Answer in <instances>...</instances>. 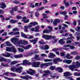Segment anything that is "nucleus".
I'll return each instance as SVG.
<instances>
[{
    "mask_svg": "<svg viewBox=\"0 0 80 80\" xmlns=\"http://www.w3.org/2000/svg\"><path fill=\"white\" fill-rule=\"evenodd\" d=\"M22 67H20L17 68H12L11 69V71L12 72H15V70L18 73H20L22 72Z\"/></svg>",
    "mask_w": 80,
    "mask_h": 80,
    "instance_id": "nucleus-1",
    "label": "nucleus"
},
{
    "mask_svg": "<svg viewBox=\"0 0 80 80\" xmlns=\"http://www.w3.org/2000/svg\"><path fill=\"white\" fill-rule=\"evenodd\" d=\"M42 37L47 40H50L51 38H52L53 39V38H55V37H53L51 35H43Z\"/></svg>",
    "mask_w": 80,
    "mask_h": 80,
    "instance_id": "nucleus-2",
    "label": "nucleus"
},
{
    "mask_svg": "<svg viewBox=\"0 0 80 80\" xmlns=\"http://www.w3.org/2000/svg\"><path fill=\"white\" fill-rule=\"evenodd\" d=\"M6 50L7 52H13L14 53H15L17 52V50H16V49H15V47L14 46H12V49L11 48L7 47L6 48Z\"/></svg>",
    "mask_w": 80,
    "mask_h": 80,
    "instance_id": "nucleus-3",
    "label": "nucleus"
},
{
    "mask_svg": "<svg viewBox=\"0 0 80 80\" xmlns=\"http://www.w3.org/2000/svg\"><path fill=\"white\" fill-rule=\"evenodd\" d=\"M40 65V62H33L32 63V66L33 67H39Z\"/></svg>",
    "mask_w": 80,
    "mask_h": 80,
    "instance_id": "nucleus-4",
    "label": "nucleus"
},
{
    "mask_svg": "<svg viewBox=\"0 0 80 80\" xmlns=\"http://www.w3.org/2000/svg\"><path fill=\"white\" fill-rule=\"evenodd\" d=\"M53 64L52 62L46 63L41 64L40 65V67L43 68L44 67H48L50 65H52Z\"/></svg>",
    "mask_w": 80,
    "mask_h": 80,
    "instance_id": "nucleus-5",
    "label": "nucleus"
},
{
    "mask_svg": "<svg viewBox=\"0 0 80 80\" xmlns=\"http://www.w3.org/2000/svg\"><path fill=\"white\" fill-rule=\"evenodd\" d=\"M19 47H22V48H24V49L25 50H27V49H29L30 48H31V47H32V46L29 45L26 47H24V46L23 45H19Z\"/></svg>",
    "mask_w": 80,
    "mask_h": 80,
    "instance_id": "nucleus-6",
    "label": "nucleus"
},
{
    "mask_svg": "<svg viewBox=\"0 0 80 80\" xmlns=\"http://www.w3.org/2000/svg\"><path fill=\"white\" fill-rule=\"evenodd\" d=\"M29 70L30 71H27V73L30 74V75H33V74L35 73V71L33 69H29Z\"/></svg>",
    "mask_w": 80,
    "mask_h": 80,
    "instance_id": "nucleus-7",
    "label": "nucleus"
},
{
    "mask_svg": "<svg viewBox=\"0 0 80 80\" xmlns=\"http://www.w3.org/2000/svg\"><path fill=\"white\" fill-rule=\"evenodd\" d=\"M29 41L31 43H33L34 44H36V43H37V41H38V38H36L34 39L30 40Z\"/></svg>",
    "mask_w": 80,
    "mask_h": 80,
    "instance_id": "nucleus-8",
    "label": "nucleus"
},
{
    "mask_svg": "<svg viewBox=\"0 0 80 80\" xmlns=\"http://www.w3.org/2000/svg\"><path fill=\"white\" fill-rule=\"evenodd\" d=\"M64 77H68V76H71L72 75V73H70L69 72H67L63 73Z\"/></svg>",
    "mask_w": 80,
    "mask_h": 80,
    "instance_id": "nucleus-9",
    "label": "nucleus"
},
{
    "mask_svg": "<svg viewBox=\"0 0 80 80\" xmlns=\"http://www.w3.org/2000/svg\"><path fill=\"white\" fill-rule=\"evenodd\" d=\"M40 48L42 50H48L49 48V47L47 45H45L44 48H43V46H40Z\"/></svg>",
    "mask_w": 80,
    "mask_h": 80,
    "instance_id": "nucleus-10",
    "label": "nucleus"
},
{
    "mask_svg": "<svg viewBox=\"0 0 80 80\" xmlns=\"http://www.w3.org/2000/svg\"><path fill=\"white\" fill-rule=\"evenodd\" d=\"M62 60L59 58H56L53 60V63H57V62H62Z\"/></svg>",
    "mask_w": 80,
    "mask_h": 80,
    "instance_id": "nucleus-11",
    "label": "nucleus"
},
{
    "mask_svg": "<svg viewBox=\"0 0 80 80\" xmlns=\"http://www.w3.org/2000/svg\"><path fill=\"white\" fill-rule=\"evenodd\" d=\"M22 54L16 55L14 56V57L15 58H22Z\"/></svg>",
    "mask_w": 80,
    "mask_h": 80,
    "instance_id": "nucleus-12",
    "label": "nucleus"
},
{
    "mask_svg": "<svg viewBox=\"0 0 80 80\" xmlns=\"http://www.w3.org/2000/svg\"><path fill=\"white\" fill-rule=\"evenodd\" d=\"M39 72L40 73H43V72H44L45 73H51V72L49 70L44 71H42V70H40Z\"/></svg>",
    "mask_w": 80,
    "mask_h": 80,
    "instance_id": "nucleus-13",
    "label": "nucleus"
},
{
    "mask_svg": "<svg viewBox=\"0 0 80 80\" xmlns=\"http://www.w3.org/2000/svg\"><path fill=\"white\" fill-rule=\"evenodd\" d=\"M63 62L64 63H66L68 64H70L71 63V62H72V61L71 60H67V59H65L63 60Z\"/></svg>",
    "mask_w": 80,
    "mask_h": 80,
    "instance_id": "nucleus-14",
    "label": "nucleus"
},
{
    "mask_svg": "<svg viewBox=\"0 0 80 80\" xmlns=\"http://www.w3.org/2000/svg\"><path fill=\"white\" fill-rule=\"evenodd\" d=\"M11 41L12 42H15V43H17L18 41H17V38H13L11 39Z\"/></svg>",
    "mask_w": 80,
    "mask_h": 80,
    "instance_id": "nucleus-15",
    "label": "nucleus"
},
{
    "mask_svg": "<svg viewBox=\"0 0 80 80\" xmlns=\"http://www.w3.org/2000/svg\"><path fill=\"white\" fill-rule=\"evenodd\" d=\"M66 57L67 59H71V58H73L72 56H70V55L68 53H67L66 54Z\"/></svg>",
    "mask_w": 80,
    "mask_h": 80,
    "instance_id": "nucleus-16",
    "label": "nucleus"
},
{
    "mask_svg": "<svg viewBox=\"0 0 80 80\" xmlns=\"http://www.w3.org/2000/svg\"><path fill=\"white\" fill-rule=\"evenodd\" d=\"M39 57V56L38 55H36L34 57V59H33V61H36V60H39L40 59H38Z\"/></svg>",
    "mask_w": 80,
    "mask_h": 80,
    "instance_id": "nucleus-17",
    "label": "nucleus"
},
{
    "mask_svg": "<svg viewBox=\"0 0 80 80\" xmlns=\"http://www.w3.org/2000/svg\"><path fill=\"white\" fill-rule=\"evenodd\" d=\"M0 7L2 8H4L6 7V5L5 4V3H2L0 4Z\"/></svg>",
    "mask_w": 80,
    "mask_h": 80,
    "instance_id": "nucleus-18",
    "label": "nucleus"
},
{
    "mask_svg": "<svg viewBox=\"0 0 80 80\" xmlns=\"http://www.w3.org/2000/svg\"><path fill=\"white\" fill-rule=\"evenodd\" d=\"M49 54L50 55L48 56V57L51 58H53V57L55 56V55L52 53H50Z\"/></svg>",
    "mask_w": 80,
    "mask_h": 80,
    "instance_id": "nucleus-19",
    "label": "nucleus"
},
{
    "mask_svg": "<svg viewBox=\"0 0 80 80\" xmlns=\"http://www.w3.org/2000/svg\"><path fill=\"white\" fill-rule=\"evenodd\" d=\"M21 36L22 37H23V38H27L28 35H25L23 32H21Z\"/></svg>",
    "mask_w": 80,
    "mask_h": 80,
    "instance_id": "nucleus-20",
    "label": "nucleus"
},
{
    "mask_svg": "<svg viewBox=\"0 0 80 80\" xmlns=\"http://www.w3.org/2000/svg\"><path fill=\"white\" fill-rule=\"evenodd\" d=\"M3 61V62H7V59L3 58L1 56H0V62Z\"/></svg>",
    "mask_w": 80,
    "mask_h": 80,
    "instance_id": "nucleus-21",
    "label": "nucleus"
},
{
    "mask_svg": "<svg viewBox=\"0 0 80 80\" xmlns=\"http://www.w3.org/2000/svg\"><path fill=\"white\" fill-rule=\"evenodd\" d=\"M6 44L8 47H10L11 46H12V44H11L10 42L8 41H7L6 42Z\"/></svg>",
    "mask_w": 80,
    "mask_h": 80,
    "instance_id": "nucleus-22",
    "label": "nucleus"
},
{
    "mask_svg": "<svg viewBox=\"0 0 80 80\" xmlns=\"http://www.w3.org/2000/svg\"><path fill=\"white\" fill-rule=\"evenodd\" d=\"M56 70H58V71L59 72H63V70H62V68L60 67H58L57 68Z\"/></svg>",
    "mask_w": 80,
    "mask_h": 80,
    "instance_id": "nucleus-23",
    "label": "nucleus"
},
{
    "mask_svg": "<svg viewBox=\"0 0 80 80\" xmlns=\"http://www.w3.org/2000/svg\"><path fill=\"white\" fill-rule=\"evenodd\" d=\"M70 55H78V52H77L73 51L71 52Z\"/></svg>",
    "mask_w": 80,
    "mask_h": 80,
    "instance_id": "nucleus-24",
    "label": "nucleus"
},
{
    "mask_svg": "<svg viewBox=\"0 0 80 80\" xmlns=\"http://www.w3.org/2000/svg\"><path fill=\"white\" fill-rule=\"evenodd\" d=\"M18 61H13L11 63L10 65H15V64H16V63H18Z\"/></svg>",
    "mask_w": 80,
    "mask_h": 80,
    "instance_id": "nucleus-25",
    "label": "nucleus"
},
{
    "mask_svg": "<svg viewBox=\"0 0 80 80\" xmlns=\"http://www.w3.org/2000/svg\"><path fill=\"white\" fill-rule=\"evenodd\" d=\"M50 32V31L48 29L44 30L43 32V33H49Z\"/></svg>",
    "mask_w": 80,
    "mask_h": 80,
    "instance_id": "nucleus-26",
    "label": "nucleus"
},
{
    "mask_svg": "<svg viewBox=\"0 0 80 80\" xmlns=\"http://www.w3.org/2000/svg\"><path fill=\"white\" fill-rule=\"evenodd\" d=\"M16 22H18V20H11L10 21V23H16Z\"/></svg>",
    "mask_w": 80,
    "mask_h": 80,
    "instance_id": "nucleus-27",
    "label": "nucleus"
},
{
    "mask_svg": "<svg viewBox=\"0 0 80 80\" xmlns=\"http://www.w3.org/2000/svg\"><path fill=\"white\" fill-rule=\"evenodd\" d=\"M63 40H64V39H60V40L59 41V43L61 44H63V43H65V41H64Z\"/></svg>",
    "mask_w": 80,
    "mask_h": 80,
    "instance_id": "nucleus-28",
    "label": "nucleus"
},
{
    "mask_svg": "<svg viewBox=\"0 0 80 80\" xmlns=\"http://www.w3.org/2000/svg\"><path fill=\"white\" fill-rule=\"evenodd\" d=\"M42 2H40L39 3H36L35 4V7H39L40 5H42Z\"/></svg>",
    "mask_w": 80,
    "mask_h": 80,
    "instance_id": "nucleus-29",
    "label": "nucleus"
},
{
    "mask_svg": "<svg viewBox=\"0 0 80 80\" xmlns=\"http://www.w3.org/2000/svg\"><path fill=\"white\" fill-rule=\"evenodd\" d=\"M39 28H40V26H36L35 27V29L36 30H34V32H38V29H39Z\"/></svg>",
    "mask_w": 80,
    "mask_h": 80,
    "instance_id": "nucleus-30",
    "label": "nucleus"
},
{
    "mask_svg": "<svg viewBox=\"0 0 80 80\" xmlns=\"http://www.w3.org/2000/svg\"><path fill=\"white\" fill-rule=\"evenodd\" d=\"M30 25H32L33 26H35L36 25H38V23L37 22H33L30 23Z\"/></svg>",
    "mask_w": 80,
    "mask_h": 80,
    "instance_id": "nucleus-31",
    "label": "nucleus"
},
{
    "mask_svg": "<svg viewBox=\"0 0 80 80\" xmlns=\"http://www.w3.org/2000/svg\"><path fill=\"white\" fill-rule=\"evenodd\" d=\"M24 31L25 32H27L28 31V26H25L24 27Z\"/></svg>",
    "mask_w": 80,
    "mask_h": 80,
    "instance_id": "nucleus-32",
    "label": "nucleus"
},
{
    "mask_svg": "<svg viewBox=\"0 0 80 80\" xmlns=\"http://www.w3.org/2000/svg\"><path fill=\"white\" fill-rule=\"evenodd\" d=\"M17 43H19L18 44H21V45H23L24 43L23 42V40L18 41Z\"/></svg>",
    "mask_w": 80,
    "mask_h": 80,
    "instance_id": "nucleus-33",
    "label": "nucleus"
},
{
    "mask_svg": "<svg viewBox=\"0 0 80 80\" xmlns=\"http://www.w3.org/2000/svg\"><path fill=\"white\" fill-rule=\"evenodd\" d=\"M50 69L51 70H53L55 69H56V68H55V66H51L50 67Z\"/></svg>",
    "mask_w": 80,
    "mask_h": 80,
    "instance_id": "nucleus-34",
    "label": "nucleus"
},
{
    "mask_svg": "<svg viewBox=\"0 0 80 80\" xmlns=\"http://www.w3.org/2000/svg\"><path fill=\"white\" fill-rule=\"evenodd\" d=\"M34 38V37L33 36L29 35H28V37H27V38H28L29 39L30 38Z\"/></svg>",
    "mask_w": 80,
    "mask_h": 80,
    "instance_id": "nucleus-35",
    "label": "nucleus"
},
{
    "mask_svg": "<svg viewBox=\"0 0 80 80\" xmlns=\"http://www.w3.org/2000/svg\"><path fill=\"white\" fill-rule=\"evenodd\" d=\"M18 8V6H16V7H14L13 8H12V10L15 11V12H16L17 11V9Z\"/></svg>",
    "mask_w": 80,
    "mask_h": 80,
    "instance_id": "nucleus-36",
    "label": "nucleus"
},
{
    "mask_svg": "<svg viewBox=\"0 0 80 80\" xmlns=\"http://www.w3.org/2000/svg\"><path fill=\"white\" fill-rule=\"evenodd\" d=\"M11 56V54H10V53L7 52L6 54V57H10Z\"/></svg>",
    "mask_w": 80,
    "mask_h": 80,
    "instance_id": "nucleus-37",
    "label": "nucleus"
},
{
    "mask_svg": "<svg viewBox=\"0 0 80 80\" xmlns=\"http://www.w3.org/2000/svg\"><path fill=\"white\" fill-rule=\"evenodd\" d=\"M53 27L52 26H48V28L49 29V31L50 32H52V29H53L52 28Z\"/></svg>",
    "mask_w": 80,
    "mask_h": 80,
    "instance_id": "nucleus-38",
    "label": "nucleus"
},
{
    "mask_svg": "<svg viewBox=\"0 0 80 80\" xmlns=\"http://www.w3.org/2000/svg\"><path fill=\"white\" fill-rule=\"evenodd\" d=\"M52 59H46L44 60V61L46 62H52Z\"/></svg>",
    "mask_w": 80,
    "mask_h": 80,
    "instance_id": "nucleus-39",
    "label": "nucleus"
},
{
    "mask_svg": "<svg viewBox=\"0 0 80 80\" xmlns=\"http://www.w3.org/2000/svg\"><path fill=\"white\" fill-rule=\"evenodd\" d=\"M40 44H45V42H43V40L41 39V41L39 42Z\"/></svg>",
    "mask_w": 80,
    "mask_h": 80,
    "instance_id": "nucleus-40",
    "label": "nucleus"
},
{
    "mask_svg": "<svg viewBox=\"0 0 80 80\" xmlns=\"http://www.w3.org/2000/svg\"><path fill=\"white\" fill-rule=\"evenodd\" d=\"M20 78H22V79H25V80H27V75L25 76H20Z\"/></svg>",
    "mask_w": 80,
    "mask_h": 80,
    "instance_id": "nucleus-41",
    "label": "nucleus"
},
{
    "mask_svg": "<svg viewBox=\"0 0 80 80\" xmlns=\"http://www.w3.org/2000/svg\"><path fill=\"white\" fill-rule=\"evenodd\" d=\"M74 75L75 76H80V72L78 73L77 72H75Z\"/></svg>",
    "mask_w": 80,
    "mask_h": 80,
    "instance_id": "nucleus-42",
    "label": "nucleus"
},
{
    "mask_svg": "<svg viewBox=\"0 0 80 80\" xmlns=\"http://www.w3.org/2000/svg\"><path fill=\"white\" fill-rule=\"evenodd\" d=\"M27 62H28L27 61V60H24L23 61V62L22 63V65H26V64L27 63Z\"/></svg>",
    "mask_w": 80,
    "mask_h": 80,
    "instance_id": "nucleus-43",
    "label": "nucleus"
},
{
    "mask_svg": "<svg viewBox=\"0 0 80 80\" xmlns=\"http://www.w3.org/2000/svg\"><path fill=\"white\" fill-rule=\"evenodd\" d=\"M18 50L20 52H23L24 51V49L20 48H18Z\"/></svg>",
    "mask_w": 80,
    "mask_h": 80,
    "instance_id": "nucleus-44",
    "label": "nucleus"
},
{
    "mask_svg": "<svg viewBox=\"0 0 80 80\" xmlns=\"http://www.w3.org/2000/svg\"><path fill=\"white\" fill-rule=\"evenodd\" d=\"M19 31V29L17 28H14L12 30V31H13V32H16V31Z\"/></svg>",
    "mask_w": 80,
    "mask_h": 80,
    "instance_id": "nucleus-45",
    "label": "nucleus"
},
{
    "mask_svg": "<svg viewBox=\"0 0 80 80\" xmlns=\"http://www.w3.org/2000/svg\"><path fill=\"white\" fill-rule=\"evenodd\" d=\"M35 6L33 4V3H32L30 5V7H32V8H35Z\"/></svg>",
    "mask_w": 80,
    "mask_h": 80,
    "instance_id": "nucleus-46",
    "label": "nucleus"
},
{
    "mask_svg": "<svg viewBox=\"0 0 80 80\" xmlns=\"http://www.w3.org/2000/svg\"><path fill=\"white\" fill-rule=\"evenodd\" d=\"M22 22H23L24 23H28V22H29V19H28L27 20H22Z\"/></svg>",
    "mask_w": 80,
    "mask_h": 80,
    "instance_id": "nucleus-47",
    "label": "nucleus"
},
{
    "mask_svg": "<svg viewBox=\"0 0 80 80\" xmlns=\"http://www.w3.org/2000/svg\"><path fill=\"white\" fill-rule=\"evenodd\" d=\"M13 35H20V32H14Z\"/></svg>",
    "mask_w": 80,
    "mask_h": 80,
    "instance_id": "nucleus-48",
    "label": "nucleus"
},
{
    "mask_svg": "<svg viewBox=\"0 0 80 80\" xmlns=\"http://www.w3.org/2000/svg\"><path fill=\"white\" fill-rule=\"evenodd\" d=\"M65 7H69V6H70V3L68 2H67L65 4Z\"/></svg>",
    "mask_w": 80,
    "mask_h": 80,
    "instance_id": "nucleus-49",
    "label": "nucleus"
},
{
    "mask_svg": "<svg viewBox=\"0 0 80 80\" xmlns=\"http://www.w3.org/2000/svg\"><path fill=\"white\" fill-rule=\"evenodd\" d=\"M55 22H56L57 23H60V20L59 19H56L55 20Z\"/></svg>",
    "mask_w": 80,
    "mask_h": 80,
    "instance_id": "nucleus-50",
    "label": "nucleus"
},
{
    "mask_svg": "<svg viewBox=\"0 0 80 80\" xmlns=\"http://www.w3.org/2000/svg\"><path fill=\"white\" fill-rule=\"evenodd\" d=\"M77 29H75L76 31H77V32H78L79 30H80V27L79 26H78L77 27Z\"/></svg>",
    "mask_w": 80,
    "mask_h": 80,
    "instance_id": "nucleus-51",
    "label": "nucleus"
},
{
    "mask_svg": "<svg viewBox=\"0 0 80 80\" xmlns=\"http://www.w3.org/2000/svg\"><path fill=\"white\" fill-rule=\"evenodd\" d=\"M43 9H44V7H41L39 8H38L37 9V10L38 11H39V10H43Z\"/></svg>",
    "mask_w": 80,
    "mask_h": 80,
    "instance_id": "nucleus-52",
    "label": "nucleus"
},
{
    "mask_svg": "<svg viewBox=\"0 0 80 80\" xmlns=\"http://www.w3.org/2000/svg\"><path fill=\"white\" fill-rule=\"evenodd\" d=\"M29 78V79H32V77H30L29 76L26 75V80H27V79H28Z\"/></svg>",
    "mask_w": 80,
    "mask_h": 80,
    "instance_id": "nucleus-53",
    "label": "nucleus"
},
{
    "mask_svg": "<svg viewBox=\"0 0 80 80\" xmlns=\"http://www.w3.org/2000/svg\"><path fill=\"white\" fill-rule=\"evenodd\" d=\"M57 5H58V4H52L51 5V7H57Z\"/></svg>",
    "mask_w": 80,
    "mask_h": 80,
    "instance_id": "nucleus-54",
    "label": "nucleus"
},
{
    "mask_svg": "<svg viewBox=\"0 0 80 80\" xmlns=\"http://www.w3.org/2000/svg\"><path fill=\"white\" fill-rule=\"evenodd\" d=\"M35 15L36 17H38L39 15V13L38 12H36L35 13Z\"/></svg>",
    "mask_w": 80,
    "mask_h": 80,
    "instance_id": "nucleus-55",
    "label": "nucleus"
},
{
    "mask_svg": "<svg viewBox=\"0 0 80 80\" xmlns=\"http://www.w3.org/2000/svg\"><path fill=\"white\" fill-rule=\"evenodd\" d=\"M10 75H12V76H14V77H15L16 76V74H15L14 73H10Z\"/></svg>",
    "mask_w": 80,
    "mask_h": 80,
    "instance_id": "nucleus-56",
    "label": "nucleus"
},
{
    "mask_svg": "<svg viewBox=\"0 0 80 80\" xmlns=\"http://www.w3.org/2000/svg\"><path fill=\"white\" fill-rule=\"evenodd\" d=\"M69 47L71 49H74V48H75V47L73 46H70Z\"/></svg>",
    "mask_w": 80,
    "mask_h": 80,
    "instance_id": "nucleus-57",
    "label": "nucleus"
},
{
    "mask_svg": "<svg viewBox=\"0 0 80 80\" xmlns=\"http://www.w3.org/2000/svg\"><path fill=\"white\" fill-rule=\"evenodd\" d=\"M56 42H57V39H54L52 41V43H56Z\"/></svg>",
    "mask_w": 80,
    "mask_h": 80,
    "instance_id": "nucleus-58",
    "label": "nucleus"
},
{
    "mask_svg": "<svg viewBox=\"0 0 80 80\" xmlns=\"http://www.w3.org/2000/svg\"><path fill=\"white\" fill-rule=\"evenodd\" d=\"M4 13V11L2 10H0V14H2V13Z\"/></svg>",
    "mask_w": 80,
    "mask_h": 80,
    "instance_id": "nucleus-59",
    "label": "nucleus"
},
{
    "mask_svg": "<svg viewBox=\"0 0 80 80\" xmlns=\"http://www.w3.org/2000/svg\"><path fill=\"white\" fill-rule=\"evenodd\" d=\"M16 17L17 19H18V20H19V19H21L22 18V16H17Z\"/></svg>",
    "mask_w": 80,
    "mask_h": 80,
    "instance_id": "nucleus-60",
    "label": "nucleus"
},
{
    "mask_svg": "<svg viewBox=\"0 0 80 80\" xmlns=\"http://www.w3.org/2000/svg\"><path fill=\"white\" fill-rule=\"evenodd\" d=\"M50 77H52V78H55V77H56V76H55L52 75V73H50Z\"/></svg>",
    "mask_w": 80,
    "mask_h": 80,
    "instance_id": "nucleus-61",
    "label": "nucleus"
},
{
    "mask_svg": "<svg viewBox=\"0 0 80 80\" xmlns=\"http://www.w3.org/2000/svg\"><path fill=\"white\" fill-rule=\"evenodd\" d=\"M67 78V79H70V80H74L73 79L71 78V77H68V78Z\"/></svg>",
    "mask_w": 80,
    "mask_h": 80,
    "instance_id": "nucleus-62",
    "label": "nucleus"
},
{
    "mask_svg": "<svg viewBox=\"0 0 80 80\" xmlns=\"http://www.w3.org/2000/svg\"><path fill=\"white\" fill-rule=\"evenodd\" d=\"M53 24L54 25H57V23L56 21H55V20H54V22H53Z\"/></svg>",
    "mask_w": 80,
    "mask_h": 80,
    "instance_id": "nucleus-63",
    "label": "nucleus"
},
{
    "mask_svg": "<svg viewBox=\"0 0 80 80\" xmlns=\"http://www.w3.org/2000/svg\"><path fill=\"white\" fill-rule=\"evenodd\" d=\"M13 9H12V10H11L10 11V12L11 13V15H12L13 13V12H14V11H13Z\"/></svg>",
    "mask_w": 80,
    "mask_h": 80,
    "instance_id": "nucleus-64",
    "label": "nucleus"
}]
</instances>
